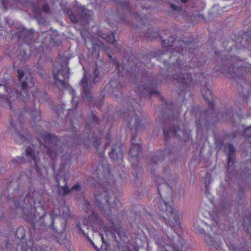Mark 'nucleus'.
Returning a JSON list of instances; mask_svg holds the SVG:
<instances>
[{"label": "nucleus", "instance_id": "1", "mask_svg": "<svg viewBox=\"0 0 251 251\" xmlns=\"http://www.w3.org/2000/svg\"><path fill=\"white\" fill-rule=\"evenodd\" d=\"M21 90L25 96L18 91H12L7 84H0V99L13 111V115H10V123L12 127L17 129L15 131L16 136L21 141H30L28 131L22 128L24 116L27 111L31 119V125L35 126L41 117L40 111L35 108V100L38 99V102L42 103L49 102L50 98L47 93L41 94L34 86V79L30 73L22 82Z\"/></svg>", "mask_w": 251, "mask_h": 251}, {"label": "nucleus", "instance_id": "2", "mask_svg": "<svg viewBox=\"0 0 251 251\" xmlns=\"http://www.w3.org/2000/svg\"><path fill=\"white\" fill-rule=\"evenodd\" d=\"M155 181L158 191L162 200L157 204V207L154 209V213H151L145 211L143 208H142V211L136 212L135 214V221H139L146 229V227H149L144 223L145 219H150L155 223L154 217H158L161 221L166 223L173 219L174 216L180 215L170 204L173 202V188L169 184L166 183L162 177L158 176Z\"/></svg>", "mask_w": 251, "mask_h": 251}, {"label": "nucleus", "instance_id": "3", "mask_svg": "<svg viewBox=\"0 0 251 251\" xmlns=\"http://www.w3.org/2000/svg\"><path fill=\"white\" fill-rule=\"evenodd\" d=\"M181 217L174 216L173 219L165 223L170 226V231L168 230L165 233L153 227H146L150 236L157 245L158 251H182L188 247V244L179 234L182 230L180 226Z\"/></svg>", "mask_w": 251, "mask_h": 251}, {"label": "nucleus", "instance_id": "4", "mask_svg": "<svg viewBox=\"0 0 251 251\" xmlns=\"http://www.w3.org/2000/svg\"><path fill=\"white\" fill-rule=\"evenodd\" d=\"M83 226L87 229L92 228L93 232L98 236V240L101 243V249H103V244H105L104 235L109 238V240H114L119 245L121 242L126 238L125 232L120 223H114L112 221L110 226L104 224L101 218L97 214L93 212L90 216L85 218L83 221Z\"/></svg>", "mask_w": 251, "mask_h": 251}, {"label": "nucleus", "instance_id": "5", "mask_svg": "<svg viewBox=\"0 0 251 251\" xmlns=\"http://www.w3.org/2000/svg\"><path fill=\"white\" fill-rule=\"evenodd\" d=\"M103 180L100 178V180L94 183L96 191L95 197L96 203L100 213L109 220L110 216L117 215L122 206V203L118 198H115L114 202H109L110 194L113 192L112 189L115 182L109 180L108 177L103 176Z\"/></svg>", "mask_w": 251, "mask_h": 251}, {"label": "nucleus", "instance_id": "6", "mask_svg": "<svg viewBox=\"0 0 251 251\" xmlns=\"http://www.w3.org/2000/svg\"><path fill=\"white\" fill-rule=\"evenodd\" d=\"M36 193L28 192L26 194L24 200H17L13 201L15 207L17 210H21L25 216L27 217L31 223V226L35 231L36 230H41L47 226L44 223V214L43 216L39 217V220L35 221V219H37V216L35 215V212L36 208L35 205L37 202L41 203V197L40 196L38 199L35 198Z\"/></svg>", "mask_w": 251, "mask_h": 251}, {"label": "nucleus", "instance_id": "7", "mask_svg": "<svg viewBox=\"0 0 251 251\" xmlns=\"http://www.w3.org/2000/svg\"><path fill=\"white\" fill-rule=\"evenodd\" d=\"M190 63L192 64L193 66L188 67L187 65L182 66L183 64H181L178 60L176 61V63L174 64L179 70V72L178 74L174 75L173 78L177 82L182 84L183 87H184V85L186 87L187 86H191V84H195V82H193V80L192 78L190 70H193L197 67L199 68L202 65L200 58H198L195 55L193 56Z\"/></svg>", "mask_w": 251, "mask_h": 251}, {"label": "nucleus", "instance_id": "8", "mask_svg": "<svg viewBox=\"0 0 251 251\" xmlns=\"http://www.w3.org/2000/svg\"><path fill=\"white\" fill-rule=\"evenodd\" d=\"M58 142H39V146L42 151V153L48 154L51 159L53 160L56 159L60 154L61 157V162L63 165L70 162L73 158V154L71 153H68V149H66V144L64 145L65 148L58 144Z\"/></svg>", "mask_w": 251, "mask_h": 251}, {"label": "nucleus", "instance_id": "9", "mask_svg": "<svg viewBox=\"0 0 251 251\" xmlns=\"http://www.w3.org/2000/svg\"><path fill=\"white\" fill-rule=\"evenodd\" d=\"M163 134L165 141H167L170 138L182 137L180 141H189L191 140L190 137V130L187 128L186 125L183 124H178L176 126H172L168 129H163Z\"/></svg>", "mask_w": 251, "mask_h": 251}, {"label": "nucleus", "instance_id": "10", "mask_svg": "<svg viewBox=\"0 0 251 251\" xmlns=\"http://www.w3.org/2000/svg\"><path fill=\"white\" fill-rule=\"evenodd\" d=\"M25 229L23 226L18 227L16 230V237L18 240H21V242L17 245L16 251H40V248L37 247L33 241L31 231L28 240L25 238Z\"/></svg>", "mask_w": 251, "mask_h": 251}, {"label": "nucleus", "instance_id": "11", "mask_svg": "<svg viewBox=\"0 0 251 251\" xmlns=\"http://www.w3.org/2000/svg\"><path fill=\"white\" fill-rule=\"evenodd\" d=\"M100 79V76L99 70L97 67L94 70L93 74L89 76V79L87 78L86 73H84L83 77L81 80V83L83 86V91L82 92V96L83 98L88 100H91L93 97L90 92V88L88 86V83L89 82H91L95 83L99 81Z\"/></svg>", "mask_w": 251, "mask_h": 251}, {"label": "nucleus", "instance_id": "12", "mask_svg": "<svg viewBox=\"0 0 251 251\" xmlns=\"http://www.w3.org/2000/svg\"><path fill=\"white\" fill-rule=\"evenodd\" d=\"M251 70V64L245 63L241 60L236 62L235 64L232 63L230 65L228 74L229 76L232 78H242L244 77L245 74L249 73Z\"/></svg>", "mask_w": 251, "mask_h": 251}, {"label": "nucleus", "instance_id": "13", "mask_svg": "<svg viewBox=\"0 0 251 251\" xmlns=\"http://www.w3.org/2000/svg\"><path fill=\"white\" fill-rule=\"evenodd\" d=\"M54 84L60 89H64L68 88V86L65 81L66 77L69 78L70 69L69 67L65 69H59L56 72L55 68L52 73Z\"/></svg>", "mask_w": 251, "mask_h": 251}, {"label": "nucleus", "instance_id": "14", "mask_svg": "<svg viewBox=\"0 0 251 251\" xmlns=\"http://www.w3.org/2000/svg\"><path fill=\"white\" fill-rule=\"evenodd\" d=\"M194 227L199 233L204 234V240L208 245L215 247L217 250L221 248V242L220 241L219 235L215 234L212 237L211 236L205 234V230L199 227L196 224H194Z\"/></svg>", "mask_w": 251, "mask_h": 251}, {"label": "nucleus", "instance_id": "15", "mask_svg": "<svg viewBox=\"0 0 251 251\" xmlns=\"http://www.w3.org/2000/svg\"><path fill=\"white\" fill-rule=\"evenodd\" d=\"M33 36L34 32L32 30L23 28L13 35L12 38H16L21 44L25 43L29 46L32 43Z\"/></svg>", "mask_w": 251, "mask_h": 251}, {"label": "nucleus", "instance_id": "16", "mask_svg": "<svg viewBox=\"0 0 251 251\" xmlns=\"http://www.w3.org/2000/svg\"><path fill=\"white\" fill-rule=\"evenodd\" d=\"M109 155L111 159L117 161L119 164L123 162V149L121 142H115L112 145V150Z\"/></svg>", "mask_w": 251, "mask_h": 251}, {"label": "nucleus", "instance_id": "17", "mask_svg": "<svg viewBox=\"0 0 251 251\" xmlns=\"http://www.w3.org/2000/svg\"><path fill=\"white\" fill-rule=\"evenodd\" d=\"M124 117L130 119V122L128 126L130 127L131 129H132L131 126V123L134 122V128L135 130L138 131L141 127L142 124V122L139 120L138 115L136 114L134 110H127L126 112H124L123 116Z\"/></svg>", "mask_w": 251, "mask_h": 251}, {"label": "nucleus", "instance_id": "18", "mask_svg": "<svg viewBox=\"0 0 251 251\" xmlns=\"http://www.w3.org/2000/svg\"><path fill=\"white\" fill-rule=\"evenodd\" d=\"M36 151L38 152L36 150V145L35 146L34 144H31L26 147L25 155L30 160V161H34L35 169L37 172L40 173V169L38 166V160L35 156Z\"/></svg>", "mask_w": 251, "mask_h": 251}, {"label": "nucleus", "instance_id": "19", "mask_svg": "<svg viewBox=\"0 0 251 251\" xmlns=\"http://www.w3.org/2000/svg\"><path fill=\"white\" fill-rule=\"evenodd\" d=\"M225 150L227 155V163L226 167L227 170L229 171L230 165H232L234 164L235 150L232 145L228 143L225 146Z\"/></svg>", "mask_w": 251, "mask_h": 251}, {"label": "nucleus", "instance_id": "20", "mask_svg": "<svg viewBox=\"0 0 251 251\" xmlns=\"http://www.w3.org/2000/svg\"><path fill=\"white\" fill-rule=\"evenodd\" d=\"M201 93L205 100L208 104L209 107V111H213L214 107V100L213 96L211 91L207 87H203L201 89Z\"/></svg>", "mask_w": 251, "mask_h": 251}, {"label": "nucleus", "instance_id": "21", "mask_svg": "<svg viewBox=\"0 0 251 251\" xmlns=\"http://www.w3.org/2000/svg\"><path fill=\"white\" fill-rule=\"evenodd\" d=\"M54 211L51 213L50 214V218L51 219L50 226H49L48 228H52L54 232L56 233V230L53 227V224L54 222V219L58 217V216L63 217L64 218L67 219L70 216V211L68 207H64L62 209V214L60 213L59 214H54Z\"/></svg>", "mask_w": 251, "mask_h": 251}, {"label": "nucleus", "instance_id": "22", "mask_svg": "<svg viewBox=\"0 0 251 251\" xmlns=\"http://www.w3.org/2000/svg\"><path fill=\"white\" fill-rule=\"evenodd\" d=\"M100 37L103 39L106 42L113 46L114 50H117V51L120 50V48L116 42L115 36L112 31H111L108 33H102L100 35Z\"/></svg>", "mask_w": 251, "mask_h": 251}, {"label": "nucleus", "instance_id": "23", "mask_svg": "<svg viewBox=\"0 0 251 251\" xmlns=\"http://www.w3.org/2000/svg\"><path fill=\"white\" fill-rule=\"evenodd\" d=\"M37 141H58L57 137L47 131H41L38 134Z\"/></svg>", "mask_w": 251, "mask_h": 251}, {"label": "nucleus", "instance_id": "24", "mask_svg": "<svg viewBox=\"0 0 251 251\" xmlns=\"http://www.w3.org/2000/svg\"><path fill=\"white\" fill-rule=\"evenodd\" d=\"M141 151V145L139 143H133L130 146L129 155L131 158L130 161L134 158H137V155L139 154L140 151Z\"/></svg>", "mask_w": 251, "mask_h": 251}, {"label": "nucleus", "instance_id": "25", "mask_svg": "<svg viewBox=\"0 0 251 251\" xmlns=\"http://www.w3.org/2000/svg\"><path fill=\"white\" fill-rule=\"evenodd\" d=\"M76 227L78 230V232L79 234H82L84 235V236L86 238L87 240L91 243V244L93 246L96 251H99V248L96 246L95 243L91 239V238L89 237L88 233H86L84 232V231L82 229L80 224L78 223L76 225Z\"/></svg>", "mask_w": 251, "mask_h": 251}, {"label": "nucleus", "instance_id": "26", "mask_svg": "<svg viewBox=\"0 0 251 251\" xmlns=\"http://www.w3.org/2000/svg\"><path fill=\"white\" fill-rule=\"evenodd\" d=\"M86 123L87 127H89L91 125H94L98 124V118L93 112H91L90 116L86 120Z\"/></svg>", "mask_w": 251, "mask_h": 251}, {"label": "nucleus", "instance_id": "27", "mask_svg": "<svg viewBox=\"0 0 251 251\" xmlns=\"http://www.w3.org/2000/svg\"><path fill=\"white\" fill-rule=\"evenodd\" d=\"M108 56L109 58L112 61L113 64L115 65L119 75L120 74H123V71L125 70L124 66H122L119 61H116L115 59H112V56L110 54H108Z\"/></svg>", "mask_w": 251, "mask_h": 251}, {"label": "nucleus", "instance_id": "28", "mask_svg": "<svg viewBox=\"0 0 251 251\" xmlns=\"http://www.w3.org/2000/svg\"><path fill=\"white\" fill-rule=\"evenodd\" d=\"M168 155L169 154H166L164 151H157V154L155 156L156 160L153 161L154 163L156 164L158 162L164 160Z\"/></svg>", "mask_w": 251, "mask_h": 251}, {"label": "nucleus", "instance_id": "29", "mask_svg": "<svg viewBox=\"0 0 251 251\" xmlns=\"http://www.w3.org/2000/svg\"><path fill=\"white\" fill-rule=\"evenodd\" d=\"M67 14L68 15L69 19L74 23H77L79 21V20L80 19V18L81 17V16L80 15H78V14L75 15L71 10L67 11Z\"/></svg>", "mask_w": 251, "mask_h": 251}, {"label": "nucleus", "instance_id": "30", "mask_svg": "<svg viewBox=\"0 0 251 251\" xmlns=\"http://www.w3.org/2000/svg\"><path fill=\"white\" fill-rule=\"evenodd\" d=\"M144 89H145V90H146V91H148L149 92V94L150 95V96H151L152 95H153L154 94H155L157 95H158V97H160V100L162 101L165 100L164 98L162 97L160 95V93L157 91H156L155 90L151 89L148 86L145 87Z\"/></svg>", "mask_w": 251, "mask_h": 251}, {"label": "nucleus", "instance_id": "31", "mask_svg": "<svg viewBox=\"0 0 251 251\" xmlns=\"http://www.w3.org/2000/svg\"><path fill=\"white\" fill-rule=\"evenodd\" d=\"M71 191V189L67 186L66 182L64 186L59 189V192L62 193L63 195H67Z\"/></svg>", "mask_w": 251, "mask_h": 251}, {"label": "nucleus", "instance_id": "32", "mask_svg": "<svg viewBox=\"0 0 251 251\" xmlns=\"http://www.w3.org/2000/svg\"><path fill=\"white\" fill-rule=\"evenodd\" d=\"M176 39L174 41L170 43L169 40H163L162 42V45L166 48H171L173 47L176 43Z\"/></svg>", "mask_w": 251, "mask_h": 251}, {"label": "nucleus", "instance_id": "33", "mask_svg": "<svg viewBox=\"0 0 251 251\" xmlns=\"http://www.w3.org/2000/svg\"><path fill=\"white\" fill-rule=\"evenodd\" d=\"M242 135L247 139L251 137V126L248 127L244 129Z\"/></svg>", "mask_w": 251, "mask_h": 251}, {"label": "nucleus", "instance_id": "34", "mask_svg": "<svg viewBox=\"0 0 251 251\" xmlns=\"http://www.w3.org/2000/svg\"><path fill=\"white\" fill-rule=\"evenodd\" d=\"M18 58L21 62L24 61L26 58V53L25 50L21 51L20 54L18 55Z\"/></svg>", "mask_w": 251, "mask_h": 251}, {"label": "nucleus", "instance_id": "35", "mask_svg": "<svg viewBox=\"0 0 251 251\" xmlns=\"http://www.w3.org/2000/svg\"><path fill=\"white\" fill-rule=\"evenodd\" d=\"M33 12L35 14V17L36 19H39L41 16V11L37 7H33Z\"/></svg>", "mask_w": 251, "mask_h": 251}, {"label": "nucleus", "instance_id": "36", "mask_svg": "<svg viewBox=\"0 0 251 251\" xmlns=\"http://www.w3.org/2000/svg\"><path fill=\"white\" fill-rule=\"evenodd\" d=\"M83 203L84 205L83 209L85 211L88 212V210L90 209L91 205L90 202L86 200H84L83 201Z\"/></svg>", "mask_w": 251, "mask_h": 251}, {"label": "nucleus", "instance_id": "37", "mask_svg": "<svg viewBox=\"0 0 251 251\" xmlns=\"http://www.w3.org/2000/svg\"><path fill=\"white\" fill-rule=\"evenodd\" d=\"M90 144H91L92 143V145L95 147L96 149L97 152H98L100 153V154H101L100 151H99V147L101 146V142H89Z\"/></svg>", "mask_w": 251, "mask_h": 251}, {"label": "nucleus", "instance_id": "38", "mask_svg": "<svg viewBox=\"0 0 251 251\" xmlns=\"http://www.w3.org/2000/svg\"><path fill=\"white\" fill-rule=\"evenodd\" d=\"M42 11L46 13H49L50 12V7L48 3L44 4L42 7Z\"/></svg>", "mask_w": 251, "mask_h": 251}, {"label": "nucleus", "instance_id": "39", "mask_svg": "<svg viewBox=\"0 0 251 251\" xmlns=\"http://www.w3.org/2000/svg\"><path fill=\"white\" fill-rule=\"evenodd\" d=\"M17 73L18 74V79L20 81H21L22 79L24 77L25 75V72L21 69H18Z\"/></svg>", "mask_w": 251, "mask_h": 251}, {"label": "nucleus", "instance_id": "40", "mask_svg": "<svg viewBox=\"0 0 251 251\" xmlns=\"http://www.w3.org/2000/svg\"><path fill=\"white\" fill-rule=\"evenodd\" d=\"M174 50L181 55L183 56L182 53L183 51V49L182 47H177L174 49Z\"/></svg>", "mask_w": 251, "mask_h": 251}, {"label": "nucleus", "instance_id": "41", "mask_svg": "<svg viewBox=\"0 0 251 251\" xmlns=\"http://www.w3.org/2000/svg\"><path fill=\"white\" fill-rule=\"evenodd\" d=\"M69 93L72 96V102H74L75 99V91L73 89L71 88L69 90Z\"/></svg>", "mask_w": 251, "mask_h": 251}, {"label": "nucleus", "instance_id": "42", "mask_svg": "<svg viewBox=\"0 0 251 251\" xmlns=\"http://www.w3.org/2000/svg\"><path fill=\"white\" fill-rule=\"evenodd\" d=\"M80 189V185L78 183H77L74 185L71 190L73 191H79Z\"/></svg>", "mask_w": 251, "mask_h": 251}, {"label": "nucleus", "instance_id": "43", "mask_svg": "<svg viewBox=\"0 0 251 251\" xmlns=\"http://www.w3.org/2000/svg\"><path fill=\"white\" fill-rule=\"evenodd\" d=\"M129 5L128 0H124L123 2H120V5L122 7H128Z\"/></svg>", "mask_w": 251, "mask_h": 251}, {"label": "nucleus", "instance_id": "44", "mask_svg": "<svg viewBox=\"0 0 251 251\" xmlns=\"http://www.w3.org/2000/svg\"><path fill=\"white\" fill-rule=\"evenodd\" d=\"M23 157H18L17 158L13 159L12 161L13 163H21L23 161Z\"/></svg>", "mask_w": 251, "mask_h": 251}, {"label": "nucleus", "instance_id": "45", "mask_svg": "<svg viewBox=\"0 0 251 251\" xmlns=\"http://www.w3.org/2000/svg\"><path fill=\"white\" fill-rule=\"evenodd\" d=\"M111 142H106L104 144V147H102L101 149V154H103L106 148H107L109 145H110V143Z\"/></svg>", "mask_w": 251, "mask_h": 251}, {"label": "nucleus", "instance_id": "46", "mask_svg": "<svg viewBox=\"0 0 251 251\" xmlns=\"http://www.w3.org/2000/svg\"><path fill=\"white\" fill-rule=\"evenodd\" d=\"M171 7L174 11H179L181 9V7L177 6L174 4H171Z\"/></svg>", "mask_w": 251, "mask_h": 251}, {"label": "nucleus", "instance_id": "47", "mask_svg": "<svg viewBox=\"0 0 251 251\" xmlns=\"http://www.w3.org/2000/svg\"><path fill=\"white\" fill-rule=\"evenodd\" d=\"M202 124L200 119L196 121V126L198 130L201 127Z\"/></svg>", "mask_w": 251, "mask_h": 251}, {"label": "nucleus", "instance_id": "48", "mask_svg": "<svg viewBox=\"0 0 251 251\" xmlns=\"http://www.w3.org/2000/svg\"><path fill=\"white\" fill-rule=\"evenodd\" d=\"M205 195H206V196L207 197H208V198L210 199V201L211 202H212L213 199H212V197L211 198L210 197L211 194H210V193H209V192L208 191V190L207 189L206 190V191L205 192Z\"/></svg>", "mask_w": 251, "mask_h": 251}, {"label": "nucleus", "instance_id": "49", "mask_svg": "<svg viewBox=\"0 0 251 251\" xmlns=\"http://www.w3.org/2000/svg\"><path fill=\"white\" fill-rule=\"evenodd\" d=\"M1 0V2L2 3L3 7L5 8H6L8 5V1L7 0Z\"/></svg>", "mask_w": 251, "mask_h": 251}, {"label": "nucleus", "instance_id": "50", "mask_svg": "<svg viewBox=\"0 0 251 251\" xmlns=\"http://www.w3.org/2000/svg\"><path fill=\"white\" fill-rule=\"evenodd\" d=\"M42 192H44V190H42ZM34 192H35L36 193V195H35V198H36L37 199H38V198L40 196H41V197H42L43 192H42L41 194L36 192V191H33L32 193H34ZM42 200V197H41V201Z\"/></svg>", "mask_w": 251, "mask_h": 251}, {"label": "nucleus", "instance_id": "51", "mask_svg": "<svg viewBox=\"0 0 251 251\" xmlns=\"http://www.w3.org/2000/svg\"><path fill=\"white\" fill-rule=\"evenodd\" d=\"M238 136V134L237 133H234L232 135V138H230V135H228V139H234V138L236 137L237 136Z\"/></svg>", "mask_w": 251, "mask_h": 251}, {"label": "nucleus", "instance_id": "52", "mask_svg": "<svg viewBox=\"0 0 251 251\" xmlns=\"http://www.w3.org/2000/svg\"><path fill=\"white\" fill-rule=\"evenodd\" d=\"M194 76L195 77H198L199 78H200L201 76L202 77L203 76V74H195L194 75Z\"/></svg>", "mask_w": 251, "mask_h": 251}, {"label": "nucleus", "instance_id": "53", "mask_svg": "<svg viewBox=\"0 0 251 251\" xmlns=\"http://www.w3.org/2000/svg\"><path fill=\"white\" fill-rule=\"evenodd\" d=\"M154 35H153V37L154 38H157L159 36H160L159 33L158 32H154Z\"/></svg>", "mask_w": 251, "mask_h": 251}, {"label": "nucleus", "instance_id": "54", "mask_svg": "<svg viewBox=\"0 0 251 251\" xmlns=\"http://www.w3.org/2000/svg\"><path fill=\"white\" fill-rule=\"evenodd\" d=\"M5 246L6 247V249H10V247L9 246V244L7 242H6L5 243Z\"/></svg>", "mask_w": 251, "mask_h": 251}, {"label": "nucleus", "instance_id": "55", "mask_svg": "<svg viewBox=\"0 0 251 251\" xmlns=\"http://www.w3.org/2000/svg\"><path fill=\"white\" fill-rule=\"evenodd\" d=\"M230 59H231V60H232V61H235V60H237V58L235 57H231Z\"/></svg>", "mask_w": 251, "mask_h": 251}, {"label": "nucleus", "instance_id": "56", "mask_svg": "<svg viewBox=\"0 0 251 251\" xmlns=\"http://www.w3.org/2000/svg\"><path fill=\"white\" fill-rule=\"evenodd\" d=\"M181 2L184 3L187 2L188 0H180Z\"/></svg>", "mask_w": 251, "mask_h": 251}, {"label": "nucleus", "instance_id": "57", "mask_svg": "<svg viewBox=\"0 0 251 251\" xmlns=\"http://www.w3.org/2000/svg\"><path fill=\"white\" fill-rule=\"evenodd\" d=\"M207 110H205L203 113L202 114V115H207Z\"/></svg>", "mask_w": 251, "mask_h": 251}, {"label": "nucleus", "instance_id": "58", "mask_svg": "<svg viewBox=\"0 0 251 251\" xmlns=\"http://www.w3.org/2000/svg\"><path fill=\"white\" fill-rule=\"evenodd\" d=\"M135 140V136H132L131 141H134Z\"/></svg>", "mask_w": 251, "mask_h": 251}, {"label": "nucleus", "instance_id": "59", "mask_svg": "<svg viewBox=\"0 0 251 251\" xmlns=\"http://www.w3.org/2000/svg\"><path fill=\"white\" fill-rule=\"evenodd\" d=\"M107 172H108V174H109V166H108V168H107ZM108 176L110 177L109 174H108Z\"/></svg>", "mask_w": 251, "mask_h": 251}, {"label": "nucleus", "instance_id": "60", "mask_svg": "<svg viewBox=\"0 0 251 251\" xmlns=\"http://www.w3.org/2000/svg\"><path fill=\"white\" fill-rule=\"evenodd\" d=\"M113 84V80H111L110 82V85H112Z\"/></svg>", "mask_w": 251, "mask_h": 251}, {"label": "nucleus", "instance_id": "61", "mask_svg": "<svg viewBox=\"0 0 251 251\" xmlns=\"http://www.w3.org/2000/svg\"><path fill=\"white\" fill-rule=\"evenodd\" d=\"M81 143H83L84 146L87 145V144H86V142H81Z\"/></svg>", "mask_w": 251, "mask_h": 251}, {"label": "nucleus", "instance_id": "62", "mask_svg": "<svg viewBox=\"0 0 251 251\" xmlns=\"http://www.w3.org/2000/svg\"><path fill=\"white\" fill-rule=\"evenodd\" d=\"M140 90H142V91H143V90H142V88L140 86H139V89Z\"/></svg>", "mask_w": 251, "mask_h": 251}, {"label": "nucleus", "instance_id": "63", "mask_svg": "<svg viewBox=\"0 0 251 251\" xmlns=\"http://www.w3.org/2000/svg\"><path fill=\"white\" fill-rule=\"evenodd\" d=\"M166 63H167V61H164V64H166Z\"/></svg>", "mask_w": 251, "mask_h": 251}, {"label": "nucleus", "instance_id": "64", "mask_svg": "<svg viewBox=\"0 0 251 251\" xmlns=\"http://www.w3.org/2000/svg\"><path fill=\"white\" fill-rule=\"evenodd\" d=\"M15 65H16V63H14V64H13V66H14V68L15 67Z\"/></svg>", "mask_w": 251, "mask_h": 251}]
</instances>
